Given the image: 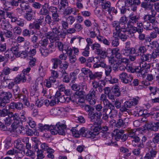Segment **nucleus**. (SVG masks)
<instances>
[{
    "label": "nucleus",
    "mask_w": 159,
    "mask_h": 159,
    "mask_svg": "<svg viewBox=\"0 0 159 159\" xmlns=\"http://www.w3.org/2000/svg\"><path fill=\"white\" fill-rule=\"evenodd\" d=\"M86 41L87 43L86 46V49L87 50H89L90 46H91V44H93V40L90 38L88 37L86 39Z\"/></svg>",
    "instance_id": "13d9d810"
},
{
    "label": "nucleus",
    "mask_w": 159,
    "mask_h": 159,
    "mask_svg": "<svg viewBox=\"0 0 159 159\" xmlns=\"http://www.w3.org/2000/svg\"><path fill=\"white\" fill-rule=\"evenodd\" d=\"M147 128L148 129L156 131H158L159 128V122L153 123H149L147 124Z\"/></svg>",
    "instance_id": "aec40b11"
},
{
    "label": "nucleus",
    "mask_w": 159,
    "mask_h": 159,
    "mask_svg": "<svg viewBox=\"0 0 159 159\" xmlns=\"http://www.w3.org/2000/svg\"><path fill=\"white\" fill-rule=\"evenodd\" d=\"M74 28L76 32H80L83 29L82 25L79 23L75 24L74 26Z\"/></svg>",
    "instance_id": "e2e57ef3"
},
{
    "label": "nucleus",
    "mask_w": 159,
    "mask_h": 159,
    "mask_svg": "<svg viewBox=\"0 0 159 159\" xmlns=\"http://www.w3.org/2000/svg\"><path fill=\"white\" fill-rule=\"evenodd\" d=\"M138 102V100L136 98H134L128 101L125 102L124 103V106L127 108H129L133 105H136Z\"/></svg>",
    "instance_id": "6ab92c4d"
},
{
    "label": "nucleus",
    "mask_w": 159,
    "mask_h": 159,
    "mask_svg": "<svg viewBox=\"0 0 159 159\" xmlns=\"http://www.w3.org/2000/svg\"><path fill=\"white\" fill-rule=\"evenodd\" d=\"M108 110V108L107 107H104L103 108V111L104 113L102 115V118L103 120L107 121H108L109 118L108 114V113H107V111Z\"/></svg>",
    "instance_id": "473e14b6"
},
{
    "label": "nucleus",
    "mask_w": 159,
    "mask_h": 159,
    "mask_svg": "<svg viewBox=\"0 0 159 159\" xmlns=\"http://www.w3.org/2000/svg\"><path fill=\"white\" fill-rule=\"evenodd\" d=\"M119 77L121 81L125 84L131 82L133 80V77L131 74H128L125 72L120 74Z\"/></svg>",
    "instance_id": "1a4fd4ad"
},
{
    "label": "nucleus",
    "mask_w": 159,
    "mask_h": 159,
    "mask_svg": "<svg viewBox=\"0 0 159 159\" xmlns=\"http://www.w3.org/2000/svg\"><path fill=\"white\" fill-rule=\"evenodd\" d=\"M55 45L56 47H57L59 51H63L64 50L63 48H64V46H65L63 45L62 43L59 41H57L56 42Z\"/></svg>",
    "instance_id": "c03bdc74"
},
{
    "label": "nucleus",
    "mask_w": 159,
    "mask_h": 159,
    "mask_svg": "<svg viewBox=\"0 0 159 159\" xmlns=\"http://www.w3.org/2000/svg\"><path fill=\"white\" fill-rule=\"evenodd\" d=\"M94 115L95 117L96 116L97 119L96 120V121L97 122H100V125L102 121V120L101 119V117L102 116V114L101 112H98L96 111V112L94 113Z\"/></svg>",
    "instance_id": "de8ad7c7"
},
{
    "label": "nucleus",
    "mask_w": 159,
    "mask_h": 159,
    "mask_svg": "<svg viewBox=\"0 0 159 159\" xmlns=\"http://www.w3.org/2000/svg\"><path fill=\"white\" fill-rule=\"evenodd\" d=\"M147 138L143 136L141 139V141L140 142V143L138 145L139 148H143L144 147V143L147 140Z\"/></svg>",
    "instance_id": "052dcab7"
},
{
    "label": "nucleus",
    "mask_w": 159,
    "mask_h": 159,
    "mask_svg": "<svg viewBox=\"0 0 159 159\" xmlns=\"http://www.w3.org/2000/svg\"><path fill=\"white\" fill-rule=\"evenodd\" d=\"M11 72L10 68L8 67H5L3 69L2 74L3 75H9Z\"/></svg>",
    "instance_id": "4d7b16f0"
},
{
    "label": "nucleus",
    "mask_w": 159,
    "mask_h": 159,
    "mask_svg": "<svg viewBox=\"0 0 159 159\" xmlns=\"http://www.w3.org/2000/svg\"><path fill=\"white\" fill-rule=\"evenodd\" d=\"M20 6L21 7L22 10H25L26 12H30L32 10V9L28 3H26L25 1H22V2L20 3Z\"/></svg>",
    "instance_id": "393cba45"
},
{
    "label": "nucleus",
    "mask_w": 159,
    "mask_h": 159,
    "mask_svg": "<svg viewBox=\"0 0 159 159\" xmlns=\"http://www.w3.org/2000/svg\"><path fill=\"white\" fill-rule=\"evenodd\" d=\"M71 87L72 90L76 91H78L80 89V85L78 83L74 85H71Z\"/></svg>",
    "instance_id": "774afa93"
},
{
    "label": "nucleus",
    "mask_w": 159,
    "mask_h": 159,
    "mask_svg": "<svg viewBox=\"0 0 159 159\" xmlns=\"http://www.w3.org/2000/svg\"><path fill=\"white\" fill-rule=\"evenodd\" d=\"M140 67H141V71L142 72L143 75H144L150 70L151 65L149 63L143 62L140 63Z\"/></svg>",
    "instance_id": "f8f14e48"
},
{
    "label": "nucleus",
    "mask_w": 159,
    "mask_h": 159,
    "mask_svg": "<svg viewBox=\"0 0 159 159\" xmlns=\"http://www.w3.org/2000/svg\"><path fill=\"white\" fill-rule=\"evenodd\" d=\"M73 136L75 137L78 138L80 136V129L78 130L77 128H73L71 130Z\"/></svg>",
    "instance_id": "37998d69"
},
{
    "label": "nucleus",
    "mask_w": 159,
    "mask_h": 159,
    "mask_svg": "<svg viewBox=\"0 0 159 159\" xmlns=\"http://www.w3.org/2000/svg\"><path fill=\"white\" fill-rule=\"evenodd\" d=\"M65 111L62 108L56 107L52 108L50 111V114L53 116L59 115L62 113H64Z\"/></svg>",
    "instance_id": "4468645a"
},
{
    "label": "nucleus",
    "mask_w": 159,
    "mask_h": 159,
    "mask_svg": "<svg viewBox=\"0 0 159 159\" xmlns=\"http://www.w3.org/2000/svg\"><path fill=\"white\" fill-rule=\"evenodd\" d=\"M128 136H129V137H131L132 138H134V137L137 136L135 131L134 130H129L128 131Z\"/></svg>",
    "instance_id": "338daca9"
},
{
    "label": "nucleus",
    "mask_w": 159,
    "mask_h": 159,
    "mask_svg": "<svg viewBox=\"0 0 159 159\" xmlns=\"http://www.w3.org/2000/svg\"><path fill=\"white\" fill-rule=\"evenodd\" d=\"M81 71L85 75L89 74L90 80H94L96 79L99 80L101 79L102 76V72H96L93 73L92 71L88 68H83L81 69Z\"/></svg>",
    "instance_id": "20e7f679"
},
{
    "label": "nucleus",
    "mask_w": 159,
    "mask_h": 159,
    "mask_svg": "<svg viewBox=\"0 0 159 159\" xmlns=\"http://www.w3.org/2000/svg\"><path fill=\"white\" fill-rule=\"evenodd\" d=\"M124 2L123 0H119L116 4V7L119 9L123 8L125 7L124 5Z\"/></svg>",
    "instance_id": "69168bd1"
},
{
    "label": "nucleus",
    "mask_w": 159,
    "mask_h": 159,
    "mask_svg": "<svg viewBox=\"0 0 159 159\" xmlns=\"http://www.w3.org/2000/svg\"><path fill=\"white\" fill-rule=\"evenodd\" d=\"M13 31L14 34L17 35H20L22 32V30L19 26H16L13 29Z\"/></svg>",
    "instance_id": "680f3d73"
},
{
    "label": "nucleus",
    "mask_w": 159,
    "mask_h": 159,
    "mask_svg": "<svg viewBox=\"0 0 159 159\" xmlns=\"http://www.w3.org/2000/svg\"><path fill=\"white\" fill-rule=\"evenodd\" d=\"M127 19L126 16H123L120 19L119 22L121 26L125 25L127 24Z\"/></svg>",
    "instance_id": "6e6d98bb"
},
{
    "label": "nucleus",
    "mask_w": 159,
    "mask_h": 159,
    "mask_svg": "<svg viewBox=\"0 0 159 159\" xmlns=\"http://www.w3.org/2000/svg\"><path fill=\"white\" fill-rule=\"evenodd\" d=\"M8 117L4 120L5 124L7 126L10 125L12 123L14 125H17L20 122V117L18 113L12 112H9Z\"/></svg>",
    "instance_id": "f257e3e1"
},
{
    "label": "nucleus",
    "mask_w": 159,
    "mask_h": 159,
    "mask_svg": "<svg viewBox=\"0 0 159 159\" xmlns=\"http://www.w3.org/2000/svg\"><path fill=\"white\" fill-rule=\"evenodd\" d=\"M23 107V103L20 102H12L10 103L8 105L9 109L13 110L16 109L17 110H20L22 109Z\"/></svg>",
    "instance_id": "9d476101"
},
{
    "label": "nucleus",
    "mask_w": 159,
    "mask_h": 159,
    "mask_svg": "<svg viewBox=\"0 0 159 159\" xmlns=\"http://www.w3.org/2000/svg\"><path fill=\"white\" fill-rule=\"evenodd\" d=\"M154 55L153 54V52L151 54H143L140 57L141 60L143 61H148L149 62L152 59H154Z\"/></svg>",
    "instance_id": "dca6fc26"
},
{
    "label": "nucleus",
    "mask_w": 159,
    "mask_h": 159,
    "mask_svg": "<svg viewBox=\"0 0 159 159\" xmlns=\"http://www.w3.org/2000/svg\"><path fill=\"white\" fill-rule=\"evenodd\" d=\"M46 36L49 38L50 42H54L59 40V37L58 35L52 33L51 31L47 33Z\"/></svg>",
    "instance_id": "f3484780"
},
{
    "label": "nucleus",
    "mask_w": 159,
    "mask_h": 159,
    "mask_svg": "<svg viewBox=\"0 0 159 159\" xmlns=\"http://www.w3.org/2000/svg\"><path fill=\"white\" fill-rule=\"evenodd\" d=\"M134 25H127V26H126V28L124 29V31H126L130 34H134L136 32H137V27L134 26Z\"/></svg>",
    "instance_id": "ddd939ff"
},
{
    "label": "nucleus",
    "mask_w": 159,
    "mask_h": 159,
    "mask_svg": "<svg viewBox=\"0 0 159 159\" xmlns=\"http://www.w3.org/2000/svg\"><path fill=\"white\" fill-rule=\"evenodd\" d=\"M49 11L44 7L43 6L42 8L40 9L39 14L42 15H47L49 14Z\"/></svg>",
    "instance_id": "3c124183"
},
{
    "label": "nucleus",
    "mask_w": 159,
    "mask_h": 159,
    "mask_svg": "<svg viewBox=\"0 0 159 159\" xmlns=\"http://www.w3.org/2000/svg\"><path fill=\"white\" fill-rule=\"evenodd\" d=\"M122 54L125 56H128L130 55L133 54L136 52L135 49L133 48H126L123 49L122 51Z\"/></svg>",
    "instance_id": "2eb2a0df"
},
{
    "label": "nucleus",
    "mask_w": 159,
    "mask_h": 159,
    "mask_svg": "<svg viewBox=\"0 0 159 159\" xmlns=\"http://www.w3.org/2000/svg\"><path fill=\"white\" fill-rule=\"evenodd\" d=\"M49 38L47 37L46 38L41 40L39 43L41 44L43 47H46L49 43Z\"/></svg>",
    "instance_id": "a18cd8bd"
},
{
    "label": "nucleus",
    "mask_w": 159,
    "mask_h": 159,
    "mask_svg": "<svg viewBox=\"0 0 159 159\" xmlns=\"http://www.w3.org/2000/svg\"><path fill=\"white\" fill-rule=\"evenodd\" d=\"M96 94L95 91L91 89L89 93L86 96V100L88 102L90 105H94L96 102Z\"/></svg>",
    "instance_id": "6e6552de"
},
{
    "label": "nucleus",
    "mask_w": 159,
    "mask_h": 159,
    "mask_svg": "<svg viewBox=\"0 0 159 159\" xmlns=\"http://www.w3.org/2000/svg\"><path fill=\"white\" fill-rule=\"evenodd\" d=\"M112 92L115 95L116 97H119L120 95V93L118 86H117L114 88Z\"/></svg>",
    "instance_id": "864d4df0"
},
{
    "label": "nucleus",
    "mask_w": 159,
    "mask_h": 159,
    "mask_svg": "<svg viewBox=\"0 0 159 159\" xmlns=\"http://www.w3.org/2000/svg\"><path fill=\"white\" fill-rule=\"evenodd\" d=\"M5 36L7 38H11L13 42H15L16 39L14 36L13 35L12 33L10 30H6L4 31Z\"/></svg>",
    "instance_id": "2f4dec72"
},
{
    "label": "nucleus",
    "mask_w": 159,
    "mask_h": 159,
    "mask_svg": "<svg viewBox=\"0 0 159 159\" xmlns=\"http://www.w3.org/2000/svg\"><path fill=\"white\" fill-rule=\"evenodd\" d=\"M11 93L8 91H0V107H4L10 102L12 98Z\"/></svg>",
    "instance_id": "f03ea898"
},
{
    "label": "nucleus",
    "mask_w": 159,
    "mask_h": 159,
    "mask_svg": "<svg viewBox=\"0 0 159 159\" xmlns=\"http://www.w3.org/2000/svg\"><path fill=\"white\" fill-rule=\"evenodd\" d=\"M120 30L118 32L117 34H115V38L118 37L122 41H124L127 39V35L125 34V32H127L126 31H124V30ZM115 35H114V36Z\"/></svg>",
    "instance_id": "412c9836"
},
{
    "label": "nucleus",
    "mask_w": 159,
    "mask_h": 159,
    "mask_svg": "<svg viewBox=\"0 0 159 159\" xmlns=\"http://www.w3.org/2000/svg\"><path fill=\"white\" fill-rule=\"evenodd\" d=\"M51 61L53 65L52 68L54 69H57L58 67V65H60L62 63L61 60L57 58L52 59Z\"/></svg>",
    "instance_id": "c756f323"
},
{
    "label": "nucleus",
    "mask_w": 159,
    "mask_h": 159,
    "mask_svg": "<svg viewBox=\"0 0 159 159\" xmlns=\"http://www.w3.org/2000/svg\"><path fill=\"white\" fill-rule=\"evenodd\" d=\"M25 155L27 156L30 157L32 159H34L36 157L35 152L30 150H27L25 153Z\"/></svg>",
    "instance_id": "79ce46f5"
},
{
    "label": "nucleus",
    "mask_w": 159,
    "mask_h": 159,
    "mask_svg": "<svg viewBox=\"0 0 159 159\" xmlns=\"http://www.w3.org/2000/svg\"><path fill=\"white\" fill-rule=\"evenodd\" d=\"M101 6L103 9H107L109 14H110L113 9H114V7H111V3L109 1H105L102 4Z\"/></svg>",
    "instance_id": "5701e85b"
},
{
    "label": "nucleus",
    "mask_w": 159,
    "mask_h": 159,
    "mask_svg": "<svg viewBox=\"0 0 159 159\" xmlns=\"http://www.w3.org/2000/svg\"><path fill=\"white\" fill-rule=\"evenodd\" d=\"M112 27L115 28V31L114 32V34H117L118 32L120 30L125 29L126 28L125 25L121 26L119 22L116 21H114L112 22Z\"/></svg>",
    "instance_id": "9b49d317"
},
{
    "label": "nucleus",
    "mask_w": 159,
    "mask_h": 159,
    "mask_svg": "<svg viewBox=\"0 0 159 159\" xmlns=\"http://www.w3.org/2000/svg\"><path fill=\"white\" fill-rule=\"evenodd\" d=\"M153 3L150 0H144L141 4V7L145 11H151L152 17L155 16L156 14V11L153 8Z\"/></svg>",
    "instance_id": "39448f33"
},
{
    "label": "nucleus",
    "mask_w": 159,
    "mask_h": 159,
    "mask_svg": "<svg viewBox=\"0 0 159 159\" xmlns=\"http://www.w3.org/2000/svg\"><path fill=\"white\" fill-rule=\"evenodd\" d=\"M53 125H42L41 126H39V129L41 130V131H47L50 130L51 134V131H53Z\"/></svg>",
    "instance_id": "bb28decb"
},
{
    "label": "nucleus",
    "mask_w": 159,
    "mask_h": 159,
    "mask_svg": "<svg viewBox=\"0 0 159 159\" xmlns=\"http://www.w3.org/2000/svg\"><path fill=\"white\" fill-rule=\"evenodd\" d=\"M4 5V8L6 10H10L11 7V3L10 2L6 0L2 3Z\"/></svg>",
    "instance_id": "09e8293b"
},
{
    "label": "nucleus",
    "mask_w": 159,
    "mask_h": 159,
    "mask_svg": "<svg viewBox=\"0 0 159 159\" xmlns=\"http://www.w3.org/2000/svg\"><path fill=\"white\" fill-rule=\"evenodd\" d=\"M109 49L111 51L112 54L115 55L116 58L120 59L122 58V55L118 48H115L112 49L109 48Z\"/></svg>",
    "instance_id": "c85d7f7f"
},
{
    "label": "nucleus",
    "mask_w": 159,
    "mask_h": 159,
    "mask_svg": "<svg viewBox=\"0 0 159 159\" xmlns=\"http://www.w3.org/2000/svg\"><path fill=\"white\" fill-rule=\"evenodd\" d=\"M124 133L123 130L117 129L114 130L113 134L115 136L116 139H120V137L124 134Z\"/></svg>",
    "instance_id": "cd10ccee"
},
{
    "label": "nucleus",
    "mask_w": 159,
    "mask_h": 159,
    "mask_svg": "<svg viewBox=\"0 0 159 159\" xmlns=\"http://www.w3.org/2000/svg\"><path fill=\"white\" fill-rule=\"evenodd\" d=\"M136 24H137V32H143V23L139 22L137 23Z\"/></svg>",
    "instance_id": "603ef678"
},
{
    "label": "nucleus",
    "mask_w": 159,
    "mask_h": 159,
    "mask_svg": "<svg viewBox=\"0 0 159 159\" xmlns=\"http://www.w3.org/2000/svg\"><path fill=\"white\" fill-rule=\"evenodd\" d=\"M53 131H51V134L56 135L57 134L63 135L65 134V129L66 127V125L59 122L55 126L53 125Z\"/></svg>",
    "instance_id": "423d86ee"
},
{
    "label": "nucleus",
    "mask_w": 159,
    "mask_h": 159,
    "mask_svg": "<svg viewBox=\"0 0 159 159\" xmlns=\"http://www.w3.org/2000/svg\"><path fill=\"white\" fill-rule=\"evenodd\" d=\"M22 151L20 149L16 150L14 149H12L11 150L8 151L7 152V154L9 155H14L16 154H17V156L19 155V153H21Z\"/></svg>",
    "instance_id": "58836bf2"
},
{
    "label": "nucleus",
    "mask_w": 159,
    "mask_h": 159,
    "mask_svg": "<svg viewBox=\"0 0 159 159\" xmlns=\"http://www.w3.org/2000/svg\"><path fill=\"white\" fill-rule=\"evenodd\" d=\"M72 49L70 47L66 45L64 47V49L62 52L63 54L67 53L69 56L72 54Z\"/></svg>",
    "instance_id": "e433bc0d"
},
{
    "label": "nucleus",
    "mask_w": 159,
    "mask_h": 159,
    "mask_svg": "<svg viewBox=\"0 0 159 159\" xmlns=\"http://www.w3.org/2000/svg\"><path fill=\"white\" fill-rule=\"evenodd\" d=\"M104 62L103 61H101L99 63L96 62L93 65V68L94 69L98 68L99 67L102 68L104 66Z\"/></svg>",
    "instance_id": "0e129e2a"
},
{
    "label": "nucleus",
    "mask_w": 159,
    "mask_h": 159,
    "mask_svg": "<svg viewBox=\"0 0 159 159\" xmlns=\"http://www.w3.org/2000/svg\"><path fill=\"white\" fill-rule=\"evenodd\" d=\"M73 11V9L70 7H66L64 11L63 14L65 16L69 15Z\"/></svg>",
    "instance_id": "5fc2aeb1"
},
{
    "label": "nucleus",
    "mask_w": 159,
    "mask_h": 159,
    "mask_svg": "<svg viewBox=\"0 0 159 159\" xmlns=\"http://www.w3.org/2000/svg\"><path fill=\"white\" fill-rule=\"evenodd\" d=\"M45 22L46 23L51 26L54 25V22L52 20L51 16L49 15H47L45 17Z\"/></svg>",
    "instance_id": "a19ab883"
},
{
    "label": "nucleus",
    "mask_w": 159,
    "mask_h": 159,
    "mask_svg": "<svg viewBox=\"0 0 159 159\" xmlns=\"http://www.w3.org/2000/svg\"><path fill=\"white\" fill-rule=\"evenodd\" d=\"M129 20L127 25H134L138 22L139 17L137 15H130L129 16Z\"/></svg>",
    "instance_id": "a211bd4d"
},
{
    "label": "nucleus",
    "mask_w": 159,
    "mask_h": 159,
    "mask_svg": "<svg viewBox=\"0 0 159 159\" xmlns=\"http://www.w3.org/2000/svg\"><path fill=\"white\" fill-rule=\"evenodd\" d=\"M136 50L138 52H136L135 54L138 56L139 55V53H140V55L141 53L143 54L146 51V49L145 47L144 46H141L139 47L138 48H136Z\"/></svg>",
    "instance_id": "49530a36"
},
{
    "label": "nucleus",
    "mask_w": 159,
    "mask_h": 159,
    "mask_svg": "<svg viewBox=\"0 0 159 159\" xmlns=\"http://www.w3.org/2000/svg\"><path fill=\"white\" fill-rule=\"evenodd\" d=\"M0 25L1 26L2 29H3L5 31L10 30L12 29V25L6 20L3 21V22H1Z\"/></svg>",
    "instance_id": "b1692460"
},
{
    "label": "nucleus",
    "mask_w": 159,
    "mask_h": 159,
    "mask_svg": "<svg viewBox=\"0 0 159 159\" xmlns=\"http://www.w3.org/2000/svg\"><path fill=\"white\" fill-rule=\"evenodd\" d=\"M24 18L28 21L31 20L33 17V12H32V10L30 12H26L24 15Z\"/></svg>",
    "instance_id": "4c0bfd02"
},
{
    "label": "nucleus",
    "mask_w": 159,
    "mask_h": 159,
    "mask_svg": "<svg viewBox=\"0 0 159 159\" xmlns=\"http://www.w3.org/2000/svg\"><path fill=\"white\" fill-rule=\"evenodd\" d=\"M84 109L87 111L89 112L88 114V118L90 120L93 122L94 125H100V122L96 121L95 117L94 115L93 111L94 108L93 107L90 106L89 105H85L83 106Z\"/></svg>",
    "instance_id": "7ed1b4c3"
},
{
    "label": "nucleus",
    "mask_w": 159,
    "mask_h": 159,
    "mask_svg": "<svg viewBox=\"0 0 159 159\" xmlns=\"http://www.w3.org/2000/svg\"><path fill=\"white\" fill-rule=\"evenodd\" d=\"M92 83V88L91 89L93 90L94 91H97V88H98V91L99 93H102L103 91V88L106 85L105 81L103 80H100L98 82L94 80Z\"/></svg>",
    "instance_id": "0eeeda50"
},
{
    "label": "nucleus",
    "mask_w": 159,
    "mask_h": 159,
    "mask_svg": "<svg viewBox=\"0 0 159 159\" xmlns=\"http://www.w3.org/2000/svg\"><path fill=\"white\" fill-rule=\"evenodd\" d=\"M59 16L58 13H55V14H52V21H53L54 23L55 22H58L60 20L59 19Z\"/></svg>",
    "instance_id": "bf43d9fd"
},
{
    "label": "nucleus",
    "mask_w": 159,
    "mask_h": 159,
    "mask_svg": "<svg viewBox=\"0 0 159 159\" xmlns=\"http://www.w3.org/2000/svg\"><path fill=\"white\" fill-rule=\"evenodd\" d=\"M104 66L102 68H105V74H110L112 71V67L110 65H107L106 64L104 63Z\"/></svg>",
    "instance_id": "8fccbe9b"
},
{
    "label": "nucleus",
    "mask_w": 159,
    "mask_h": 159,
    "mask_svg": "<svg viewBox=\"0 0 159 159\" xmlns=\"http://www.w3.org/2000/svg\"><path fill=\"white\" fill-rule=\"evenodd\" d=\"M132 144L133 146H138L140 143V138L137 136L132 138Z\"/></svg>",
    "instance_id": "c9c22d12"
},
{
    "label": "nucleus",
    "mask_w": 159,
    "mask_h": 159,
    "mask_svg": "<svg viewBox=\"0 0 159 159\" xmlns=\"http://www.w3.org/2000/svg\"><path fill=\"white\" fill-rule=\"evenodd\" d=\"M143 28L147 30H151L153 29V24H151L149 21L143 23Z\"/></svg>",
    "instance_id": "72a5a7b5"
},
{
    "label": "nucleus",
    "mask_w": 159,
    "mask_h": 159,
    "mask_svg": "<svg viewBox=\"0 0 159 159\" xmlns=\"http://www.w3.org/2000/svg\"><path fill=\"white\" fill-rule=\"evenodd\" d=\"M80 135H81L82 136L85 137L87 138H91L92 135L90 134L89 131L86 130L84 127H82L80 129Z\"/></svg>",
    "instance_id": "4be33fe9"
},
{
    "label": "nucleus",
    "mask_w": 159,
    "mask_h": 159,
    "mask_svg": "<svg viewBox=\"0 0 159 159\" xmlns=\"http://www.w3.org/2000/svg\"><path fill=\"white\" fill-rule=\"evenodd\" d=\"M98 126H96L92 131H89L90 135H92V137L93 138H94L95 136L98 134L99 132V131L101 130V126L100 125L98 124L96 125Z\"/></svg>",
    "instance_id": "a878e982"
},
{
    "label": "nucleus",
    "mask_w": 159,
    "mask_h": 159,
    "mask_svg": "<svg viewBox=\"0 0 159 159\" xmlns=\"http://www.w3.org/2000/svg\"><path fill=\"white\" fill-rule=\"evenodd\" d=\"M126 119V118L124 119V120H123L121 119H118L117 122V123L116 124V126L117 127H124L126 126V124L125 122V120Z\"/></svg>",
    "instance_id": "f704fd0d"
},
{
    "label": "nucleus",
    "mask_w": 159,
    "mask_h": 159,
    "mask_svg": "<svg viewBox=\"0 0 159 159\" xmlns=\"http://www.w3.org/2000/svg\"><path fill=\"white\" fill-rule=\"evenodd\" d=\"M9 112H11V111H9L6 108H4L0 110V116L3 117L6 116H8Z\"/></svg>",
    "instance_id": "ea45409f"
},
{
    "label": "nucleus",
    "mask_w": 159,
    "mask_h": 159,
    "mask_svg": "<svg viewBox=\"0 0 159 159\" xmlns=\"http://www.w3.org/2000/svg\"><path fill=\"white\" fill-rule=\"evenodd\" d=\"M39 51L42 55L43 56L46 57L47 56L50 52H52V50L49 51L48 49L46 47H40Z\"/></svg>",
    "instance_id": "7c9ffc66"
}]
</instances>
